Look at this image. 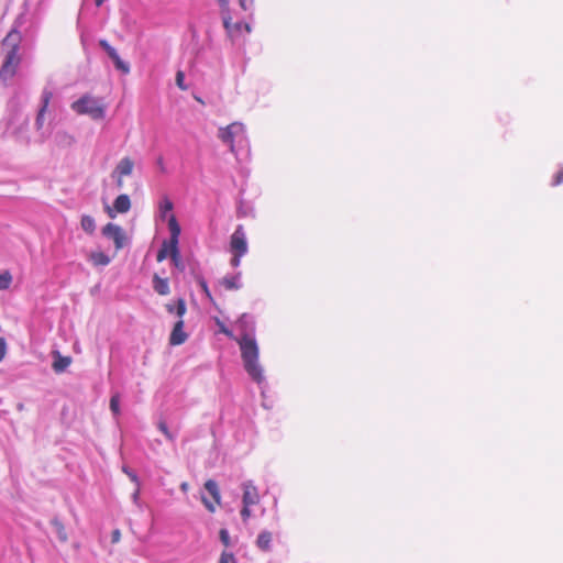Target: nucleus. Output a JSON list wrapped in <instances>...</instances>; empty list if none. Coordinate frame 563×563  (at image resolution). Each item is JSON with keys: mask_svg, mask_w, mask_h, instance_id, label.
Returning <instances> with one entry per match:
<instances>
[{"mask_svg": "<svg viewBox=\"0 0 563 563\" xmlns=\"http://www.w3.org/2000/svg\"><path fill=\"white\" fill-rule=\"evenodd\" d=\"M21 42L22 35L16 29H12L1 42L4 58L0 66V80L4 84L18 73L22 59L19 54Z\"/></svg>", "mask_w": 563, "mask_h": 563, "instance_id": "f257e3e1", "label": "nucleus"}, {"mask_svg": "<svg viewBox=\"0 0 563 563\" xmlns=\"http://www.w3.org/2000/svg\"><path fill=\"white\" fill-rule=\"evenodd\" d=\"M236 342L240 346L244 369L254 382L258 384L262 383L264 380V374L258 363L260 349L256 340L249 333H244Z\"/></svg>", "mask_w": 563, "mask_h": 563, "instance_id": "f03ea898", "label": "nucleus"}, {"mask_svg": "<svg viewBox=\"0 0 563 563\" xmlns=\"http://www.w3.org/2000/svg\"><path fill=\"white\" fill-rule=\"evenodd\" d=\"M71 109L78 114H87L93 120H100L104 117V104L93 97L84 96L71 103Z\"/></svg>", "mask_w": 563, "mask_h": 563, "instance_id": "7ed1b4c3", "label": "nucleus"}, {"mask_svg": "<svg viewBox=\"0 0 563 563\" xmlns=\"http://www.w3.org/2000/svg\"><path fill=\"white\" fill-rule=\"evenodd\" d=\"M218 137L227 145L232 153L235 152V142H243L246 140L245 126L240 122H233L225 128H220Z\"/></svg>", "mask_w": 563, "mask_h": 563, "instance_id": "20e7f679", "label": "nucleus"}, {"mask_svg": "<svg viewBox=\"0 0 563 563\" xmlns=\"http://www.w3.org/2000/svg\"><path fill=\"white\" fill-rule=\"evenodd\" d=\"M230 251L233 254L231 265L240 266L242 256L247 253L246 235L242 225H238L230 238Z\"/></svg>", "mask_w": 563, "mask_h": 563, "instance_id": "39448f33", "label": "nucleus"}, {"mask_svg": "<svg viewBox=\"0 0 563 563\" xmlns=\"http://www.w3.org/2000/svg\"><path fill=\"white\" fill-rule=\"evenodd\" d=\"M206 490L210 494L212 501H210L207 497L202 496L201 501L205 505V507L210 511L214 512L217 507L221 505V494L219 486L216 481L208 479L205 483Z\"/></svg>", "mask_w": 563, "mask_h": 563, "instance_id": "423d86ee", "label": "nucleus"}, {"mask_svg": "<svg viewBox=\"0 0 563 563\" xmlns=\"http://www.w3.org/2000/svg\"><path fill=\"white\" fill-rule=\"evenodd\" d=\"M102 234L112 239L117 250H121L125 243V233L121 227L114 223H108L102 228Z\"/></svg>", "mask_w": 563, "mask_h": 563, "instance_id": "0eeeda50", "label": "nucleus"}, {"mask_svg": "<svg viewBox=\"0 0 563 563\" xmlns=\"http://www.w3.org/2000/svg\"><path fill=\"white\" fill-rule=\"evenodd\" d=\"M99 45L103 48V51L108 54V56L112 59L115 68L123 74L130 73V65L121 59L118 52L114 47H112L108 41L100 40Z\"/></svg>", "mask_w": 563, "mask_h": 563, "instance_id": "6e6552de", "label": "nucleus"}, {"mask_svg": "<svg viewBox=\"0 0 563 563\" xmlns=\"http://www.w3.org/2000/svg\"><path fill=\"white\" fill-rule=\"evenodd\" d=\"M130 209H131V200L126 194L119 195L114 199L112 207H109V206L106 207V211L110 218H114L115 212L125 213Z\"/></svg>", "mask_w": 563, "mask_h": 563, "instance_id": "1a4fd4ad", "label": "nucleus"}, {"mask_svg": "<svg viewBox=\"0 0 563 563\" xmlns=\"http://www.w3.org/2000/svg\"><path fill=\"white\" fill-rule=\"evenodd\" d=\"M260 500L261 498L256 486H254L252 482L244 483L242 504L245 506H255Z\"/></svg>", "mask_w": 563, "mask_h": 563, "instance_id": "9d476101", "label": "nucleus"}, {"mask_svg": "<svg viewBox=\"0 0 563 563\" xmlns=\"http://www.w3.org/2000/svg\"><path fill=\"white\" fill-rule=\"evenodd\" d=\"M184 325H185V323H184L183 319H179L174 324V328H173L172 333L169 335V344L170 345H180V344L186 342L188 335L184 331Z\"/></svg>", "mask_w": 563, "mask_h": 563, "instance_id": "9b49d317", "label": "nucleus"}, {"mask_svg": "<svg viewBox=\"0 0 563 563\" xmlns=\"http://www.w3.org/2000/svg\"><path fill=\"white\" fill-rule=\"evenodd\" d=\"M219 284L228 291L238 290L242 287L241 273H238L232 276H224L222 279L219 280Z\"/></svg>", "mask_w": 563, "mask_h": 563, "instance_id": "f8f14e48", "label": "nucleus"}, {"mask_svg": "<svg viewBox=\"0 0 563 563\" xmlns=\"http://www.w3.org/2000/svg\"><path fill=\"white\" fill-rule=\"evenodd\" d=\"M272 540H273L272 532L264 530V531L260 532V534L257 536L255 544L261 551L267 552V551H271V549H272Z\"/></svg>", "mask_w": 563, "mask_h": 563, "instance_id": "ddd939ff", "label": "nucleus"}, {"mask_svg": "<svg viewBox=\"0 0 563 563\" xmlns=\"http://www.w3.org/2000/svg\"><path fill=\"white\" fill-rule=\"evenodd\" d=\"M134 162L130 157H123L117 165L114 174L119 176H130L133 172Z\"/></svg>", "mask_w": 563, "mask_h": 563, "instance_id": "4468645a", "label": "nucleus"}, {"mask_svg": "<svg viewBox=\"0 0 563 563\" xmlns=\"http://www.w3.org/2000/svg\"><path fill=\"white\" fill-rule=\"evenodd\" d=\"M153 288L154 290L162 296H166L169 294V284L167 278H161L157 274L153 277Z\"/></svg>", "mask_w": 563, "mask_h": 563, "instance_id": "2eb2a0df", "label": "nucleus"}, {"mask_svg": "<svg viewBox=\"0 0 563 563\" xmlns=\"http://www.w3.org/2000/svg\"><path fill=\"white\" fill-rule=\"evenodd\" d=\"M168 228L170 231V240L169 244H178V239L180 235V227L176 220V217L174 214H170L168 219Z\"/></svg>", "mask_w": 563, "mask_h": 563, "instance_id": "dca6fc26", "label": "nucleus"}, {"mask_svg": "<svg viewBox=\"0 0 563 563\" xmlns=\"http://www.w3.org/2000/svg\"><path fill=\"white\" fill-rule=\"evenodd\" d=\"M70 357L62 356L58 352H56L52 367L56 373H62L70 365Z\"/></svg>", "mask_w": 563, "mask_h": 563, "instance_id": "f3484780", "label": "nucleus"}, {"mask_svg": "<svg viewBox=\"0 0 563 563\" xmlns=\"http://www.w3.org/2000/svg\"><path fill=\"white\" fill-rule=\"evenodd\" d=\"M166 310L169 313H175L179 319H183L184 314L187 311L186 302L183 298H179L176 305L168 303L166 305Z\"/></svg>", "mask_w": 563, "mask_h": 563, "instance_id": "a211bd4d", "label": "nucleus"}, {"mask_svg": "<svg viewBox=\"0 0 563 563\" xmlns=\"http://www.w3.org/2000/svg\"><path fill=\"white\" fill-rule=\"evenodd\" d=\"M51 523H52V526H53V527H54V529H55V532H56V534H57L58 540H59L60 542H63V543L67 542V540H68V534H67V532H66V528H65V526L63 525V522H62L59 519L54 518V519H52V520H51Z\"/></svg>", "mask_w": 563, "mask_h": 563, "instance_id": "6ab92c4d", "label": "nucleus"}, {"mask_svg": "<svg viewBox=\"0 0 563 563\" xmlns=\"http://www.w3.org/2000/svg\"><path fill=\"white\" fill-rule=\"evenodd\" d=\"M81 229L88 233L92 234L96 231V222L91 216L84 214L80 219Z\"/></svg>", "mask_w": 563, "mask_h": 563, "instance_id": "aec40b11", "label": "nucleus"}, {"mask_svg": "<svg viewBox=\"0 0 563 563\" xmlns=\"http://www.w3.org/2000/svg\"><path fill=\"white\" fill-rule=\"evenodd\" d=\"M90 261L93 263V265L97 266H106L110 263V258L107 254L103 252H92L89 256Z\"/></svg>", "mask_w": 563, "mask_h": 563, "instance_id": "412c9836", "label": "nucleus"}, {"mask_svg": "<svg viewBox=\"0 0 563 563\" xmlns=\"http://www.w3.org/2000/svg\"><path fill=\"white\" fill-rule=\"evenodd\" d=\"M170 246V258L174 263V265L180 269H184V265L180 258L178 244H169Z\"/></svg>", "mask_w": 563, "mask_h": 563, "instance_id": "4be33fe9", "label": "nucleus"}, {"mask_svg": "<svg viewBox=\"0 0 563 563\" xmlns=\"http://www.w3.org/2000/svg\"><path fill=\"white\" fill-rule=\"evenodd\" d=\"M12 283V275L9 271L0 274V290H5Z\"/></svg>", "mask_w": 563, "mask_h": 563, "instance_id": "5701e85b", "label": "nucleus"}, {"mask_svg": "<svg viewBox=\"0 0 563 563\" xmlns=\"http://www.w3.org/2000/svg\"><path fill=\"white\" fill-rule=\"evenodd\" d=\"M221 13H222L224 29L230 34L234 33V27H233L234 23L232 22V18L230 15V12L227 11V12H221Z\"/></svg>", "mask_w": 563, "mask_h": 563, "instance_id": "b1692460", "label": "nucleus"}, {"mask_svg": "<svg viewBox=\"0 0 563 563\" xmlns=\"http://www.w3.org/2000/svg\"><path fill=\"white\" fill-rule=\"evenodd\" d=\"M168 255L170 256L169 242H164L157 253L156 260L157 262H163Z\"/></svg>", "mask_w": 563, "mask_h": 563, "instance_id": "393cba45", "label": "nucleus"}, {"mask_svg": "<svg viewBox=\"0 0 563 563\" xmlns=\"http://www.w3.org/2000/svg\"><path fill=\"white\" fill-rule=\"evenodd\" d=\"M198 284L202 290V292L206 295V297L208 298V300L213 305L216 306V300L214 298L212 297L211 292H210V289L208 287V284L207 282L203 279V278H200L198 279Z\"/></svg>", "mask_w": 563, "mask_h": 563, "instance_id": "a878e982", "label": "nucleus"}, {"mask_svg": "<svg viewBox=\"0 0 563 563\" xmlns=\"http://www.w3.org/2000/svg\"><path fill=\"white\" fill-rule=\"evenodd\" d=\"M158 429L166 437V439L170 442L175 441L174 434L168 430V427L164 420H161L157 424Z\"/></svg>", "mask_w": 563, "mask_h": 563, "instance_id": "bb28decb", "label": "nucleus"}, {"mask_svg": "<svg viewBox=\"0 0 563 563\" xmlns=\"http://www.w3.org/2000/svg\"><path fill=\"white\" fill-rule=\"evenodd\" d=\"M110 409L114 415L120 413V396L118 394H115L111 397Z\"/></svg>", "mask_w": 563, "mask_h": 563, "instance_id": "cd10ccee", "label": "nucleus"}, {"mask_svg": "<svg viewBox=\"0 0 563 563\" xmlns=\"http://www.w3.org/2000/svg\"><path fill=\"white\" fill-rule=\"evenodd\" d=\"M52 98H53L52 91L44 90L42 93V107L40 109H43V111H46Z\"/></svg>", "mask_w": 563, "mask_h": 563, "instance_id": "c85d7f7f", "label": "nucleus"}, {"mask_svg": "<svg viewBox=\"0 0 563 563\" xmlns=\"http://www.w3.org/2000/svg\"><path fill=\"white\" fill-rule=\"evenodd\" d=\"M216 323L219 327V331L221 333H223L228 338L234 339L232 331L229 330L228 327L219 318H216Z\"/></svg>", "mask_w": 563, "mask_h": 563, "instance_id": "c756f323", "label": "nucleus"}, {"mask_svg": "<svg viewBox=\"0 0 563 563\" xmlns=\"http://www.w3.org/2000/svg\"><path fill=\"white\" fill-rule=\"evenodd\" d=\"M159 209L163 214L170 212L173 210V202L167 197H165L159 205Z\"/></svg>", "mask_w": 563, "mask_h": 563, "instance_id": "7c9ffc66", "label": "nucleus"}, {"mask_svg": "<svg viewBox=\"0 0 563 563\" xmlns=\"http://www.w3.org/2000/svg\"><path fill=\"white\" fill-rule=\"evenodd\" d=\"M122 471L129 476V478L136 485L139 486L140 484V481H139V477L137 475L131 471L128 466H123L122 467Z\"/></svg>", "mask_w": 563, "mask_h": 563, "instance_id": "2f4dec72", "label": "nucleus"}, {"mask_svg": "<svg viewBox=\"0 0 563 563\" xmlns=\"http://www.w3.org/2000/svg\"><path fill=\"white\" fill-rule=\"evenodd\" d=\"M219 537H220V540L223 543V545L228 548L230 545V536H229L228 530L221 529L219 532Z\"/></svg>", "mask_w": 563, "mask_h": 563, "instance_id": "473e14b6", "label": "nucleus"}, {"mask_svg": "<svg viewBox=\"0 0 563 563\" xmlns=\"http://www.w3.org/2000/svg\"><path fill=\"white\" fill-rule=\"evenodd\" d=\"M184 80H185L184 73L181 70L177 71V74H176V85L181 90H186L187 89V87L184 84Z\"/></svg>", "mask_w": 563, "mask_h": 563, "instance_id": "72a5a7b5", "label": "nucleus"}, {"mask_svg": "<svg viewBox=\"0 0 563 563\" xmlns=\"http://www.w3.org/2000/svg\"><path fill=\"white\" fill-rule=\"evenodd\" d=\"M251 507L252 506H245L243 505L242 509H241V517L243 519V521H247L250 519V517L252 516V511H251Z\"/></svg>", "mask_w": 563, "mask_h": 563, "instance_id": "f704fd0d", "label": "nucleus"}, {"mask_svg": "<svg viewBox=\"0 0 563 563\" xmlns=\"http://www.w3.org/2000/svg\"><path fill=\"white\" fill-rule=\"evenodd\" d=\"M563 183V166L560 168V170L554 175L552 185L559 186Z\"/></svg>", "mask_w": 563, "mask_h": 563, "instance_id": "c9c22d12", "label": "nucleus"}, {"mask_svg": "<svg viewBox=\"0 0 563 563\" xmlns=\"http://www.w3.org/2000/svg\"><path fill=\"white\" fill-rule=\"evenodd\" d=\"M239 4L243 11H250L253 8V0H239Z\"/></svg>", "mask_w": 563, "mask_h": 563, "instance_id": "e433bc0d", "label": "nucleus"}, {"mask_svg": "<svg viewBox=\"0 0 563 563\" xmlns=\"http://www.w3.org/2000/svg\"><path fill=\"white\" fill-rule=\"evenodd\" d=\"M234 561V556L232 553L223 552L220 556L219 563H230Z\"/></svg>", "mask_w": 563, "mask_h": 563, "instance_id": "4c0bfd02", "label": "nucleus"}, {"mask_svg": "<svg viewBox=\"0 0 563 563\" xmlns=\"http://www.w3.org/2000/svg\"><path fill=\"white\" fill-rule=\"evenodd\" d=\"M46 111H43V109L38 110L37 117H36V126L37 129H41L44 124V115Z\"/></svg>", "mask_w": 563, "mask_h": 563, "instance_id": "58836bf2", "label": "nucleus"}, {"mask_svg": "<svg viewBox=\"0 0 563 563\" xmlns=\"http://www.w3.org/2000/svg\"><path fill=\"white\" fill-rule=\"evenodd\" d=\"M7 353V343L3 338H0V361H2Z\"/></svg>", "mask_w": 563, "mask_h": 563, "instance_id": "ea45409f", "label": "nucleus"}, {"mask_svg": "<svg viewBox=\"0 0 563 563\" xmlns=\"http://www.w3.org/2000/svg\"><path fill=\"white\" fill-rule=\"evenodd\" d=\"M121 539V532L119 529H115L111 533V541L112 543H118Z\"/></svg>", "mask_w": 563, "mask_h": 563, "instance_id": "a19ab883", "label": "nucleus"}, {"mask_svg": "<svg viewBox=\"0 0 563 563\" xmlns=\"http://www.w3.org/2000/svg\"><path fill=\"white\" fill-rule=\"evenodd\" d=\"M220 8H221V12H227L229 11V3H230V0H217Z\"/></svg>", "mask_w": 563, "mask_h": 563, "instance_id": "79ce46f5", "label": "nucleus"}, {"mask_svg": "<svg viewBox=\"0 0 563 563\" xmlns=\"http://www.w3.org/2000/svg\"><path fill=\"white\" fill-rule=\"evenodd\" d=\"M139 496H140V485L136 486L134 493H133V500L136 503L139 500Z\"/></svg>", "mask_w": 563, "mask_h": 563, "instance_id": "37998d69", "label": "nucleus"}, {"mask_svg": "<svg viewBox=\"0 0 563 563\" xmlns=\"http://www.w3.org/2000/svg\"><path fill=\"white\" fill-rule=\"evenodd\" d=\"M234 27V32H240L243 27V24L242 23H234L233 25Z\"/></svg>", "mask_w": 563, "mask_h": 563, "instance_id": "c03bdc74", "label": "nucleus"}, {"mask_svg": "<svg viewBox=\"0 0 563 563\" xmlns=\"http://www.w3.org/2000/svg\"><path fill=\"white\" fill-rule=\"evenodd\" d=\"M123 177H124V176H119V175H118L117 185H118V187H119V188H122V186H123Z\"/></svg>", "mask_w": 563, "mask_h": 563, "instance_id": "a18cd8bd", "label": "nucleus"}, {"mask_svg": "<svg viewBox=\"0 0 563 563\" xmlns=\"http://www.w3.org/2000/svg\"><path fill=\"white\" fill-rule=\"evenodd\" d=\"M180 488H181V490L186 492L188 489V484L187 483H183L180 485Z\"/></svg>", "mask_w": 563, "mask_h": 563, "instance_id": "49530a36", "label": "nucleus"}, {"mask_svg": "<svg viewBox=\"0 0 563 563\" xmlns=\"http://www.w3.org/2000/svg\"><path fill=\"white\" fill-rule=\"evenodd\" d=\"M106 0H96V5L101 7Z\"/></svg>", "mask_w": 563, "mask_h": 563, "instance_id": "de8ad7c7", "label": "nucleus"}, {"mask_svg": "<svg viewBox=\"0 0 563 563\" xmlns=\"http://www.w3.org/2000/svg\"><path fill=\"white\" fill-rule=\"evenodd\" d=\"M243 27H244L247 32H250V31H251V26H250V24H247V23L243 24Z\"/></svg>", "mask_w": 563, "mask_h": 563, "instance_id": "09e8293b", "label": "nucleus"}]
</instances>
